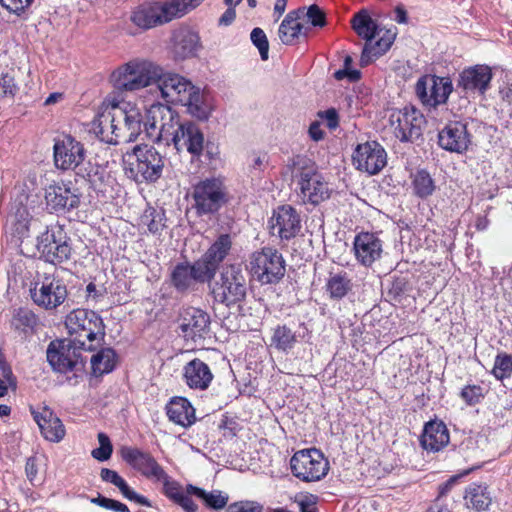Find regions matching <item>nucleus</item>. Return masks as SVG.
<instances>
[{"mask_svg": "<svg viewBox=\"0 0 512 512\" xmlns=\"http://www.w3.org/2000/svg\"><path fill=\"white\" fill-rule=\"evenodd\" d=\"M145 134L156 144H173L178 152L187 151L192 158L203 154L204 135L193 122H180L177 112L163 104H154L147 110Z\"/></svg>", "mask_w": 512, "mask_h": 512, "instance_id": "f257e3e1", "label": "nucleus"}, {"mask_svg": "<svg viewBox=\"0 0 512 512\" xmlns=\"http://www.w3.org/2000/svg\"><path fill=\"white\" fill-rule=\"evenodd\" d=\"M191 496L193 495L188 494L186 491L175 501V503L178 504L185 512H197L198 506L192 500Z\"/></svg>", "mask_w": 512, "mask_h": 512, "instance_id": "0e129e2a", "label": "nucleus"}, {"mask_svg": "<svg viewBox=\"0 0 512 512\" xmlns=\"http://www.w3.org/2000/svg\"><path fill=\"white\" fill-rule=\"evenodd\" d=\"M249 266L252 276L262 285L280 282L286 272L282 254L272 247H264L253 252Z\"/></svg>", "mask_w": 512, "mask_h": 512, "instance_id": "f8f14e48", "label": "nucleus"}, {"mask_svg": "<svg viewBox=\"0 0 512 512\" xmlns=\"http://www.w3.org/2000/svg\"><path fill=\"white\" fill-rule=\"evenodd\" d=\"M100 477L102 481L111 483L119 488L123 482L125 481L115 470H111L109 468H102L100 472Z\"/></svg>", "mask_w": 512, "mask_h": 512, "instance_id": "680f3d73", "label": "nucleus"}, {"mask_svg": "<svg viewBox=\"0 0 512 512\" xmlns=\"http://www.w3.org/2000/svg\"><path fill=\"white\" fill-rule=\"evenodd\" d=\"M416 94L423 104L436 107L446 103L453 91L452 81L447 77L423 76L416 83Z\"/></svg>", "mask_w": 512, "mask_h": 512, "instance_id": "412c9836", "label": "nucleus"}, {"mask_svg": "<svg viewBox=\"0 0 512 512\" xmlns=\"http://www.w3.org/2000/svg\"><path fill=\"white\" fill-rule=\"evenodd\" d=\"M19 91L18 84L15 81L14 70L2 73L0 76V97L13 99Z\"/></svg>", "mask_w": 512, "mask_h": 512, "instance_id": "a18cd8bd", "label": "nucleus"}, {"mask_svg": "<svg viewBox=\"0 0 512 512\" xmlns=\"http://www.w3.org/2000/svg\"><path fill=\"white\" fill-rule=\"evenodd\" d=\"M353 249L357 261L365 267H370L379 260L383 252L382 241L369 232H361L355 236Z\"/></svg>", "mask_w": 512, "mask_h": 512, "instance_id": "cd10ccee", "label": "nucleus"}, {"mask_svg": "<svg viewBox=\"0 0 512 512\" xmlns=\"http://www.w3.org/2000/svg\"><path fill=\"white\" fill-rule=\"evenodd\" d=\"M111 115V106L99 113L93 121V131L97 138L110 145H117V138L114 127L111 124H104V116Z\"/></svg>", "mask_w": 512, "mask_h": 512, "instance_id": "79ce46f5", "label": "nucleus"}, {"mask_svg": "<svg viewBox=\"0 0 512 512\" xmlns=\"http://www.w3.org/2000/svg\"><path fill=\"white\" fill-rule=\"evenodd\" d=\"M214 301L232 307L245 300L247 294L246 274L239 264L223 266L219 277L211 285Z\"/></svg>", "mask_w": 512, "mask_h": 512, "instance_id": "9d476101", "label": "nucleus"}, {"mask_svg": "<svg viewBox=\"0 0 512 512\" xmlns=\"http://www.w3.org/2000/svg\"><path fill=\"white\" fill-rule=\"evenodd\" d=\"M351 280L344 274L331 275L326 283V290L331 299L340 300L351 290Z\"/></svg>", "mask_w": 512, "mask_h": 512, "instance_id": "37998d69", "label": "nucleus"}, {"mask_svg": "<svg viewBox=\"0 0 512 512\" xmlns=\"http://www.w3.org/2000/svg\"><path fill=\"white\" fill-rule=\"evenodd\" d=\"M116 365V353L112 348H101L91 358V367L94 375L110 373Z\"/></svg>", "mask_w": 512, "mask_h": 512, "instance_id": "a19ab883", "label": "nucleus"}, {"mask_svg": "<svg viewBox=\"0 0 512 512\" xmlns=\"http://www.w3.org/2000/svg\"><path fill=\"white\" fill-rule=\"evenodd\" d=\"M118 489L120 490L124 498L128 499L129 501H134L142 506L152 507V504L149 501V499L135 492L126 481H124L123 484Z\"/></svg>", "mask_w": 512, "mask_h": 512, "instance_id": "4d7b16f0", "label": "nucleus"}, {"mask_svg": "<svg viewBox=\"0 0 512 512\" xmlns=\"http://www.w3.org/2000/svg\"><path fill=\"white\" fill-rule=\"evenodd\" d=\"M304 15L307 17L308 22L314 27L323 28L327 24L326 14L317 4H312L307 7Z\"/></svg>", "mask_w": 512, "mask_h": 512, "instance_id": "5fc2aeb1", "label": "nucleus"}, {"mask_svg": "<svg viewBox=\"0 0 512 512\" xmlns=\"http://www.w3.org/2000/svg\"><path fill=\"white\" fill-rule=\"evenodd\" d=\"M125 173L137 183H153L161 176L164 168V157L152 145H135L126 153Z\"/></svg>", "mask_w": 512, "mask_h": 512, "instance_id": "423d86ee", "label": "nucleus"}, {"mask_svg": "<svg viewBox=\"0 0 512 512\" xmlns=\"http://www.w3.org/2000/svg\"><path fill=\"white\" fill-rule=\"evenodd\" d=\"M25 472H26L27 478L30 481H33L34 478L37 476L38 470H37L35 458L30 457L27 459L26 465H25Z\"/></svg>", "mask_w": 512, "mask_h": 512, "instance_id": "338daca9", "label": "nucleus"}, {"mask_svg": "<svg viewBox=\"0 0 512 512\" xmlns=\"http://www.w3.org/2000/svg\"><path fill=\"white\" fill-rule=\"evenodd\" d=\"M46 208L53 213L64 214L77 209L81 203L82 193L72 187L71 181L54 182L45 188Z\"/></svg>", "mask_w": 512, "mask_h": 512, "instance_id": "f3484780", "label": "nucleus"}, {"mask_svg": "<svg viewBox=\"0 0 512 512\" xmlns=\"http://www.w3.org/2000/svg\"><path fill=\"white\" fill-rule=\"evenodd\" d=\"M419 441L427 452H439L449 444V430L443 421L430 420L424 425Z\"/></svg>", "mask_w": 512, "mask_h": 512, "instance_id": "c756f323", "label": "nucleus"}, {"mask_svg": "<svg viewBox=\"0 0 512 512\" xmlns=\"http://www.w3.org/2000/svg\"><path fill=\"white\" fill-rule=\"evenodd\" d=\"M272 235H277L282 241L295 238L301 230V218L291 205H282L274 211L270 220Z\"/></svg>", "mask_w": 512, "mask_h": 512, "instance_id": "5701e85b", "label": "nucleus"}, {"mask_svg": "<svg viewBox=\"0 0 512 512\" xmlns=\"http://www.w3.org/2000/svg\"><path fill=\"white\" fill-rule=\"evenodd\" d=\"M38 324V317L34 312L28 309H19L13 316L11 325L15 330L27 332L33 330Z\"/></svg>", "mask_w": 512, "mask_h": 512, "instance_id": "c03bdc74", "label": "nucleus"}, {"mask_svg": "<svg viewBox=\"0 0 512 512\" xmlns=\"http://www.w3.org/2000/svg\"><path fill=\"white\" fill-rule=\"evenodd\" d=\"M156 481L163 484V493L173 502H175L184 493L180 484L175 480H172L166 472L164 478L157 479Z\"/></svg>", "mask_w": 512, "mask_h": 512, "instance_id": "864d4df0", "label": "nucleus"}, {"mask_svg": "<svg viewBox=\"0 0 512 512\" xmlns=\"http://www.w3.org/2000/svg\"><path fill=\"white\" fill-rule=\"evenodd\" d=\"M30 411L45 439L51 442H59L64 438V425L52 409L48 406L38 410L31 407Z\"/></svg>", "mask_w": 512, "mask_h": 512, "instance_id": "c85d7f7f", "label": "nucleus"}, {"mask_svg": "<svg viewBox=\"0 0 512 512\" xmlns=\"http://www.w3.org/2000/svg\"><path fill=\"white\" fill-rule=\"evenodd\" d=\"M395 34L391 31H386V34L378 39L375 43H365L361 58L360 65L362 67L370 64L374 59L383 55L393 44Z\"/></svg>", "mask_w": 512, "mask_h": 512, "instance_id": "e433bc0d", "label": "nucleus"}, {"mask_svg": "<svg viewBox=\"0 0 512 512\" xmlns=\"http://www.w3.org/2000/svg\"><path fill=\"white\" fill-rule=\"evenodd\" d=\"M411 185L415 196L426 199L431 196L435 189V181L425 169H418L411 174Z\"/></svg>", "mask_w": 512, "mask_h": 512, "instance_id": "ea45409f", "label": "nucleus"}, {"mask_svg": "<svg viewBox=\"0 0 512 512\" xmlns=\"http://www.w3.org/2000/svg\"><path fill=\"white\" fill-rule=\"evenodd\" d=\"M308 133L310 138L314 141H320L324 138V131L321 129L319 121H314L310 124Z\"/></svg>", "mask_w": 512, "mask_h": 512, "instance_id": "69168bd1", "label": "nucleus"}, {"mask_svg": "<svg viewBox=\"0 0 512 512\" xmlns=\"http://www.w3.org/2000/svg\"><path fill=\"white\" fill-rule=\"evenodd\" d=\"M492 71L487 65H475L464 69L458 77L457 89L466 95H483L490 87Z\"/></svg>", "mask_w": 512, "mask_h": 512, "instance_id": "393cba45", "label": "nucleus"}, {"mask_svg": "<svg viewBox=\"0 0 512 512\" xmlns=\"http://www.w3.org/2000/svg\"><path fill=\"white\" fill-rule=\"evenodd\" d=\"M204 0H157L141 4L133 12L131 21L142 29L162 26L198 7Z\"/></svg>", "mask_w": 512, "mask_h": 512, "instance_id": "20e7f679", "label": "nucleus"}, {"mask_svg": "<svg viewBox=\"0 0 512 512\" xmlns=\"http://www.w3.org/2000/svg\"><path fill=\"white\" fill-rule=\"evenodd\" d=\"M30 296L38 307L50 311L62 305L68 296L64 281L53 274H44L30 287Z\"/></svg>", "mask_w": 512, "mask_h": 512, "instance_id": "4468645a", "label": "nucleus"}, {"mask_svg": "<svg viewBox=\"0 0 512 512\" xmlns=\"http://www.w3.org/2000/svg\"><path fill=\"white\" fill-rule=\"evenodd\" d=\"M408 289V280L405 277H397L392 281L387 295L392 301L400 302Z\"/></svg>", "mask_w": 512, "mask_h": 512, "instance_id": "603ef678", "label": "nucleus"}, {"mask_svg": "<svg viewBox=\"0 0 512 512\" xmlns=\"http://www.w3.org/2000/svg\"><path fill=\"white\" fill-rule=\"evenodd\" d=\"M250 39L259 50L261 59L266 61L269 57V42L263 29L256 27L251 31Z\"/></svg>", "mask_w": 512, "mask_h": 512, "instance_id": "3c124183", "label": "nucleus"}, {"mask_svg": "<svg viewBox=\"0 0 512 512\" xmlns=\"http://www.w3.org/2000/svg\"><path fill=\"white\" fill-rule=\"evenodd\" d=\"M336 80L348 79L349 82H356L361 78V72L356 69L343 67L334 73Z\"/></svg>", "mask_w": 512, "mask_h": 512, "instance_id": "e2e57ef3", "label": "nucleus"}, {"mask_svg": "<svg viewBox=\"0 0 512 512\" xmlns=\"http://www.w3.org/2000/svg\"><path fill=\"white\" fill-rule=\"evenodd\" d=\"M192 199L198 217L211 216L227 204L228 193L222 180L206 178L193 186Z\"/></svg>", "mask_w": 512, "mask_h": 512, "instance_id": "9b49d317", "label": "nucleus"}, {"mask_svg": "<svg viewBox=\"0 0 512 512\" xmlns=\"http://www.w3.org/2000/svg\"><path fill=\"white\" fill-rule=\"evenodd\" d=\"M0 374L2 376L1 380H4L10 388L15 391L17 388V379L13 374L11 366L2 356H0Z\"/></svg>", "mask_w": 512, "mask_h": 512, "instance_id": "bf43d9fd", "label": "nucleus"}, {"mask_svg": "<svg viewBox=\"0 0 512 512\" xmlns=\"http://www.w3.org/2000/svg\"><path fill=\"white\" fill-rule=\"evenodd\" d=\"M492 373L499 380L508 378L512 373V356L507 354L498 355L495 358Z\"/></svg>", "mask_w": 512, "mask_h": 512, "instance_id": "de8ad7c7", "label": "nucleus"}, {"mask_svg": "<svg viewBox=\"0 0 512 512\" xmlns=\"http://www.w3.org/2000/svg\"><path fill=\"white\" fill-rule=\"evenodd\" d=\"M290 466L293 475L305 482L319 481L329 470L328 460L316 448L297 451L290 459Z\"/></svg>", "mask_w": 512, "mask_h": 512, "instance_id": "dca6fc26", "label": "nucleus"}, {"mask_svg": "<svg viewBox=\"0 0 512 512\" xmlns=\"http://www.w3.org/2000/svg\"><path fill=\"white\" fill-rule=\"evenodd\" d=\"M160 75V66L146 60H134L118 67L110 81L117 93L134 92L154 84Z\"/></svg>", "mask_w": 512, "mask_h": 512, "instance_id": "6e6552de", "label": "nucleus"}, {"mask_svg": "<svg viewBox=\"0 0 512 512\" xmlns=\"http://www.w3.org/2000/svg\"><path fill=\"white\" fill-rule=\"evenodd\" d=\"M86 158L84 144L70 134L54 139L53 159L55 167L62 171H74Z\"/></svg>", "mask_w": 512, "mask_h": 512, "instance_id": "a211bd4d", "label": "nucleus"}, {"mask_svg": "<svg viewBox=\"0 0 512 512\" xmlns=\"http://www.w3.org/2000/svg\"><path fill=\"white\" fill-rule=\"evenodd\" d=\"M154 83L167 103L185 106L187 112L199 120L209 118L212 111L211 105L200 88L187 78L176 73H163L160 67V75L155 78Z\"/></svg>", "mask_w": 512, "mask_h": 512, "instance_id": "7ed1b4c3", "label": "nucleus"}, {"mask_svg": "<svg viewBox=\"0 0 512 512\" xmlns=\"http://www.w3.org/2000/svg\"><path fill=\"white\" fill-rule=\"evenodd\" d=\"M351 23L355 32L365 39L366 43L371 42L379 34L378 25L365 10L355 14Z\"/></svg>", "mask_w": 512, "mask_h": 512, "instance_id": "58836bf2", "label": "nucleus"}, {"mask_svg": "<svg viewBox=\"0 0 512 512\" xmlns=\"http://www.w3.org/2000/svg\"><path fill=\"white\" fill-rule=\"evenodd\" d=\"M75 176L85 180L95 192H104V185L109 175L102 165L90 160H84L74 170Z\"/></svg>", "mask_w": 512, "mask_h": 512, "instance_id": "2f4dec72", "label": "nucleus"}, {"mask_svg": "<svg viewBox=\"0 0 512 512\" xmlns=\"http://www.w3.org/2000/svg\"><path fill=\"white\" fill-rule=\"evenodd\" d=\"M65 326L73 339L70 341L83 350L92 351L93 345L86 346L85 340L90 342L103 340L105 325L103 319L95 311L87 309H74L67 314Z\"/></svg>", "mask_w": 512, "mask_h": 512, "instance_id": "1a4fd4ad", "label": "nucleus"}, {"mask_svg": "<svg viewBox=\"0 0 512 512\" xmlns=\"http://www.w3.org/2000/svg\"><path fill=\"white\" fill-rule=\"evenodd\" d=\"M236 17V12L233 7H229L219 18V25L228 26Z\"/></svg>", "mask_w": 512, "mask_h": 512, "instance_id": "774afa93", "label": "nucleus"}, {"mask_svg": "<svg viewBox=\"0 0 512 512\" xmlns=\"http://www.w3.org/2000/svg\"><path fill=\"white\" fill-rule=\"evenodd\" d=\"M187 493L202 500L203 504L212 510L223 509L229 501L228 494L221 490H212L207 492L206 490L192 484L187 485Z\"/></svg>", "mask_w": 512, "mask_h": 512, "instance_id": "c9c22d12", "label": "nucleus"}, {"mask_svg": "<svg viewBox=\"0 0 512 512\" xmlns=\"http://www.w3.org/2000/svg\"><path fill=\"white\" fill-rule=\"evenodd\" d=\"M120 453L122 459L143 477L153 481L164 478L165 470L151 453L128 446L122 447Z\"/></svg>", "mask_w": 512, "mask_h": 512, "instance_id": "4be33fe9", "label": "nucleus"}, {"mask_svg": "<svg viewBox=\"0 0 512 512\" xmlns=\"http://www.w3.org/2000/svg\"><path fill=\"white\" fill-rule=\"evenodd\" d=\"M317 116L326 121V125L330 130H334L339 126V115L335 108L319 111Z\"/></svg>", "mask_w": 512, "mask_h": 512, "instance_id": "052dcab7", "label": "nucleus"}, {"mask_svg": "<svg viewBox=\"0 0 512 512\" xmlns=\"http://www.w3.org/2000/svg\"><path fill=\"white\" fill-rule=\"evenodd\" d=\"M145 218L149 219L147 227L149 232L154 235L161 234L163 229L166 227V217L164 211H157L155 209L146 211Z\"/></svg>", "mask_w": 512, "mask_h": 512, "instance_id": "8fccbe9b", "label": "nucleus"}, {"mask_svg": "<svg viewBox=\"0 0 512 512\" xmlns=\"http://www.w3.org/2000/svg\"><path fill=\"white\" fill-rule=\"evenodd\" d=\"M353 165L357 170L375 175L379 173L387 163V153L382 145L376 141H368L358 144L353 155Z\"/></svg>", "mask_w": 512, "mask_h": 512, "instance_id": "aec40b11", "label": "nucleus"}, {"mask_svg": "<svg viewBox=\"0 0 512 512\" xmlns=\"http://www.w3.org/2000/svg\"><path fill=\"white\" fill-rule=\"evenodd\" d=\"M81 348L69 341H52L48 345L47 361L55 372L66 374L74 372L72 379L77 382V372L84 369L85 360L81 355ZM71 380V378H69Z\"/></svg>", "mask_w": 512, "mask_h": 512, "instance_id": "2eb2a0df", "label": "nucleus"}, {"mask_svg": "<svg viewBox=\"0 0 512 512\" xmlns=\"http://www.w3.org/2000/svg\"><path fill=\"white\" fill-rule=\"evenodd\" d=\"M35 0H0V5L10 14L25 17Z\"/></svg>", "mask_w": 512, "mask_h": 512, "instance_id": "49530a36", "label": "nucleus"}, {"mask_svg": "<svg viewBox=\"0 0 512 512\" xmlns=\"http://www.w3.org/2000/svg\"><path fill=\"white\" fill-rule=\"evenodd\" d=\"M464 499L467 507L477 512L488 510L492 504V495L486 484L471 483L468 485Z\"/></svg>", "mask_w": 512, "mask_h": 512, "instance_id": "f704fd0d", "label": "nucleus"}, {"mask_svg": "<svg viewBox=\"0 0 512 512\" xmlns=\"http://www.w3.org/2000/svg\"><path fill=\"white\" fill-rule=\"evenodd\" d=\"M226 512H263V506L255 501H240L230 504Z\"/></svg>", "mask_w": 512, "mask_h": 512, "instance_id": "13d9d810", "label": "nucleus"}, {"mask_svg": "<svg viewBox=\"0 0 512 512\" xmlns=\"http://www.w3.org/2000/svg\"><path fill=\"white\" fill-rule=\"evenodd\" d=\"M292 165V174L298 179L300 196L304 203L318 205L330 197L328 183L312 160L298 155L293 159Z\"/></svg>", "mask_w": 512, "mask_h": 512, "instance_id": "0eeeda50", "label": "nucleus"}, {"mask_svg": "<svg viewBox=\"0 0 512 512\" xmlns=\"http://www.w3.org/2000/svg\"><path fill=\"white\" fill-rule=\"evenodd\" d=\"M232 248L229 234H220L202 256L193 263H178L173 268L170 281L179 293L193 290L197 283H211L222 262Z\"/></svg>", "mask_w": 512, "mask_h": 512, "instance_id": "f03ea898", "label": "nucleus"}, {"mask_svg": "<svg viewBox=\"0 0 512 512\" xmlns=\"http://www.w3.org/2000/svg\"><path fill=\"white\" fill-rule=\"evenodd\" d=\"M172 52L177 60H186L196 57L202 48L199 33L189 26H180L175 29L171 37Z\"/></svg>", "mask_w": 512, "mask_h": 512, "instance_id": "a878e982", "label": "nucleus"}, {"mask_svg": "<svg viewBox=\"0 0 512 512\" xmlns=\"http://www.w3.org/2000/svg\"><path fill=\"white\" fill-rule=\"evenodd\" d=\"M166 413L170 421L182 427H189L196 420L193 406L183 397L172 398L166 405Z\"/></svg>", "mask_w": 512, "mask_h": 512, "instance_id": "473e14b6", "label": "nucleus"}, {"mask_svg": "<svg viewBox=\"0 0 512 512\" xmlns=\"http://www.w3.org/2000/svg\"><path fill=\"white\" fill-rule=\"evenodd\" d=\"M179 328L186 339H204L210 330V316L201 309L189 307L181 313Z\"/></svg>", "mask_w": 512, "mask_h": 512, "instance_id": "bb28decb", "label": "nucleus"}, {"mask_svg": "<svg viewBox=\"0 0 512 512\" xmlns=\"http://www.w3.org/2000/svg\"><path fill=\"white\" fill-rule=\"evenodd\" d=\"M97 438L100 446L92 451V457L101 462L107 461L113 452L112 443L103 432L98 433Z\"/></svg>", "mask_w": 512, "mask_h": 512, "instance_id": "09e8293b", "label": "nucleus"}, {"mask_svg": "<svg viewBox=\"0 0 512 512\" xmlns=\"http://www.w3.org/2000/svg\"><path fill=\"white\" fill-rule=\"evenodd\" d=\"M296 333L286 324H278L272 328L270 346L278 351L288 353L297 343Z\"/></svg>", "mask_w": 512, "mask_h": 512, "instance_id": "4c0bfd02", "label": "nucleus"}, {"mask_svg": "<svg viewBox=\"0 0 512 512\" xmlns=\"http://www.w3.org/2000/svg\"><path fill=\"white\" fill-rule=\"evenodd\" d=\"M186 384L192 389L205 390L213 380L209 366L202 360L195 358L188 362L183 369Z\"/></svg>", "mask_w": 512, "mask_h": 512, "instance_id": "7c9ffc66", "label": "nucleus"}, {"mask_svg": "<svg viewBox=\"0 0 512 512\" xmlns=\"http://www.w3.org/2000/svg\"><path fill=\"white\" fill-rule=\"evenodd\" d=\"M40 258L45 262L62 263L71 257L72 247L64 227L59 224L47 226L37 237L36 244Z\"/></svg>", "mask_w": 512, "mask_h": 512, "instance_id": "ddd939ff", "label": "nucleus"}, {"mask_svg": "<svg viewBox=\"0 0 512 512\" xmlns=\"http://www.w3.org/2000/svg\"><path fill=\"white\" fill-rule=\"evenodd\" d=\"M306 7H299L289 11L282 20L278 36L280 41L285 45H291L302 33L303 25L298 22L304 16Z\"/></svg>", "mask_w": 512, "mask_h": 512, "instance_id": "72a5a7b5", "label": "nucleus"}, {"mask_svg": "<svg viewBox=\"0 0 512 512\" xmlns=\"http://www.w3.org/2000/svg\"><path fill=\"white\" fill-rule=\"evenodd\" d=\"M423 115L414 107H405L390 115L393 133L401 142H414L422 135Z\"/></svg>", "mask_w": 512, "mask_h": 512, "instance_id": "6ab92c4d", "label": "nucleus"}, {"mask_svg": "<svg viewBox=\"0 0 512 512\" xmlns=\"http://www.w3.org/2000/svg\"><path fill=\"white\" fill-rule=\"evenodd\" d=\"M460 397L467 405L478 404L484 398L483 388L479 385H467L461 390Z\"/></svg>", "mask_w": 512, "mask_h": 512, "instance_id": "6e6d98bb", "label": "nucleus"}, {"mask_svg": "<svg viewBox=\"0 0 512 512\" xmlns=\"http://www.w3.org/2000/svg\"><path fill=\"white\" fill-rule=\"evenodd\" d=\"M105 103L111 106V115L104 116V124H111L117 138V144L135 142L145 127L147 116L144 117L138 107L120 100L116 92L105 98Z\"/></svg>", "mask_w": 512, "mask_h": 512, "instance_id": "39448f33", "label": "nucleus"}, {"mask_svg": "<svg viewBox=\"0 0 512 512\" xmlns=\"http://www.w3.org/2000/svg\"><path fill=\"white\" fill-rule=\"evenodd\" d=\"M471 138L467 123L450 121L439 131L438 144L446 151L462 154L468 150Z\"/></svg>", "mask_w": 512, "mask_h": 512, "instance_id": "b1692460", "label": "nucleus"}]
</instances>
